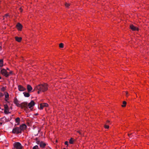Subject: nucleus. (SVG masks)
Segmentation results:
<instances>
[{"mask_svg":"<svg viewBox=\"0 0 149 149\" xmlns=\"http://www.w3.org/2000/svg\"><path fill=\"white\" fill-rule=\"evenodd\" d=\"M7 70H9V69L8 68H7Z\"/></svg>","mask_w":149,"mask_h":149,"instance_id":"4c0bfd02","label":"nucleus"},{"mask_svg":"<svg viewBox=\"0 0 149 149\" xmlns=\"http://www.w3.org/2000/svg\"><path fill=\"white\" fill-rule=\"evenodd\" d=\"M14 103L18 107H20V104L19 103V101L16 98L14 99Z\"/></svg>","mask_w":149,"mask_h":149,"instance_id":"1a4fd4ad","label":"nucleus"},{"mask_svg":"<svg viewBox=\"0 0 149 149\" xmlns=\"http://www.w3.org/2000/svg\"><path fill=\"white\" fill-rule=\"evenodd\" d=\"M4 109H9L8 106L7 104H4Z\"/></svg>","mask_w":149,"mask_h":149,"instance_id":"b1692460","label":"nucleus"},{"mask_svg":"<svg viewBox=\"0 0 149 149\" xmlns=\"http://www.w3.org/2000/svg\"><path fill=\"white\" fill-rule=\"evenodd\" d=\"M65 145H68V142L67 141H66L65 143Z\"/></svg>","mask_w":149,"mask_h":149,"instance_id":"473e14b6","label":"nucleus"},{"mask_svg":"<svg viewBox=\"0 0 149 149\" xmlns=\"http://www.w3.org/2000/svg\"><path fill=\"white\" fill-rule=\"evenodd\" d=\"M1 73L6 77H8L9 76L6 70L4 69H2L1 71Z\"/></svg>","mask_w":149,"mask_h":149,"instance_id":"7ed1b4c3","label":"nucleus"},{"mask_svg":"<svg viewBox=\"0 0 149 149\" xmlns=\"http://www.w3.org/2000/svg\"><path fill=\"white\" fill-rule=\"evenodd\" d=\"M18 90L20 91H24L26 90V88L24 87L23 86L21 85H19L18 86Z\"/></svg>","mask_w":149,"mask_h":149,"instance_id":"0eeeda50","label":"nucleus"},{"mask_svg":"<svg viewBox=\"0 0 149 149\" xmlns=\"http://www.w3.org/2000/svg\"><path fill=\"white\" fill-rule=\"evenodd\" d=\"M3 65V61L2 59H0V68L2 67Z\"/></svg>","mask_w":149,"mask_h":149,"instance_id":"f3484780","label":"nucleus"},{"mask_svg":"<svg viewBox=\"0 0 149 149\" xmlns=\"http://www.w3.org/2000/svg\"><path fill=\"white\" fill-rule=\"evenodd\" d=\"M35 105V102L33 100H32L31 102L29 103L28 105H27V106L29 108H31L33 106Z\"/></svg>","mask_w":149,"mask_h":149,"instance_id":"6e6552de","label":"nucleus"},{"mask_svg":"<svg viewBox=\"0 0 149 149\" xmlns=\"http://www.w3.org/2000/svg\"><path fill=\"white\" fill-rule=\"evenodd\" d=\"M12 72H13L12 71H10V72L9 73V74H12Z\"/></svg>","mask_w":149,"mask_h":149,"instance_id":"f704fd0d","label":"nucleus"},{"mask_svg":"<svg viewBox=\"0 0 149 149\" xmlns=\"http://www.w3.org/2000/svg\"><path fill=\"white\" fill-rule=\"evenodd\" d=\"M12 133L14 134H18L21 133L20 129L19 127H14Z\"/></svg>","mask_w":149,"mask_h":149,"instance_id":"f03ea898","label":"nucleus"},{"mask_svg":"<svg viewBox=\"0 0 149 149\" xmlns=\"http://www.w3.org/2000/svg\"><path fill=\"white\" fill-rule=\"evenodd\" d=\"M23 93L25 97H29L30 96V94L28 93L24 92Z\"/></svg>","mask_w":149,"mask_h":149,"instance_id":"6ab92c4d","label":"nucleus"},{"mask_svg":"<svg viewBox=\"0 0 149 149\" xmlns=\"http://www.w3.org/2000/svg\"><path fill=\"white\" fill-rule=\"evenodd\" d=\"M110 123V121L109 120H107L106 122V124H107L108 123Z\"/></svg>","mask_w":149,"mask_h":149,"instance_id":"72a5a7b5","label":"nucleus"},{"mask_svg":"<svg viewBox=\"0 0 149 149\" xmlns=\"http://www.w3.org/2000/svg\"><path fill=\"white\" fill-rule=\"evenodd\" d=\"M1 77L0 76V79H1Z\"/></svg>","mask_w":149,"mask_h":149,"instance_id":"58836bf2","label":"nucleus"},{"mask_svg":"<svg viewBox=\"0 0 149 149\" xmlns=\"http://www.w3.org/2000/svg\"><path fill=\"white\" fill-rule=\"evenodd\" d=\"M65 5L66 7L68 8L69 6H70V4L65 3Z\"/></svg>","mask_w":149,"mask_h":149,"instance_id":"4be33fe9","label":"nucleus"},{"mask_svg":"<svg viewBox=\"0 0 149 149\" xmlns=\"http://www.w3.org/2000/svg\"><path fill=\"white\" fill-rule=\"evenodd\" d=\"M59 46L60 48H62L63 47V44L61 43L59 44Z\"/></svg>","mask_w":149,"mask_h":149,"instance_id":"393cba45","label":"nucleus"},{"mask_svg":"<svg viewBox=\"0 0 149 149\" xmlns=\"http://www.w3.org/2000/svg\"><path fill=\"white\" fill-rule=\"evenodd\" d=\"M77 132H78V133H79V134H81V132H80V131H78Z\"/></svg>","mask_w":149,"mask_h":149,"instance_id":"c9c22d12","label":"nucleus"},{"mask_svg":"<svg viewBox=\"0 0 149 149\" xmlns=\"http://www.w3.org/2000/svg\"><path fill=\"white\" fill-rule=\"evenodd\" d=\"M48 88V85L46 83H44L43 84H39L36 86L34 90H38L37 93L39 94L40 92H44L47 91Z\"/></svg>","mask_w":149,"mask_h":149,"instance_id":"f257e3e1","label":"nucleus"},{"mask_svg":"<svg viewBox=\"0 0 149 149\" xmlns=\"http://www.w3.org/2000/svg\"><path fill=\"white\" fill-rule=\"evenodd\" d=\"M19 128L20 129V130L21 132H22L25 130L26 128V126L24 124H23L20 126Z\"/></svg>","mask_w":149,"mask_h":149,"instance_id":"39448f33","label":"nucleus"},{"mask_svg":"<svg viewBox=\"0 0 149 149\" xmlns=\"http://www.w3.org/2000/svg\"><path fill=\"white\" fill-rule=\"evenodd\" d=\"M104 127L106 129H108L109 127V126L108 125L106 124L104 126Z\"/></svg>","mask_w":149,"mask_h":149,"instance_id":"bb28decb","label":"nucleus"},{"mask_svg":"<svg viewBox=\"0 0 149 149\" xmlns=\"http://www.w3.org/2000/svg\"><path fill=\"white\" fill-rule=\"evenodd\" d=\"M48 106V104L47 103H43L41 104L40 105V109H42L44 107H47Z\"/></svg>","mask_w":149,"mask_h":149,"instance_id":"9d476101","label":"nucleus"},{"mask_svg":"<svg viewBox=\"0 0 149 149\" xmlns=\"http://www.w3.org/2000/svg\"><path fill=\"white\" fill-rule=\"evenodd\" d=\"M9 16V14H7L5 15L4 16V17L6 18H7Z\"/></svg>","mask_w":149,"mask_h":149,"instance_id":"7c9ffc66","label":"nucleus"},{"mask_svg":"<svg viewBox=\"0 0 149 149\" xmlns=\"http://www.w3.org/2000/svg\"><path fill=\"white\" fill-rule=\"evenodd\" d=\"M15 121L16 123H17V125H19V123L20 119L19 117L15 119Z\"/></svg>","mask_w":149,"mask_h":149,"instance_id":"a211bd4d","label":"nucleus"},{"mask_svg":"<svg viewBox=\"0 0 149 149\" xmlns=\"http://www.w3.org/2000/svg\"><path fill=\"white\" fill-rule=\"evenodd\" d=\"M74 140L72 138H71L69 141V143L71 144H73L74 143Z\"/></svg>","mask_w":149,"mask_h":149,"instance_id":"aec40b11","label":"nucleus"},{"mask_svg":"<svg viewBox=\"0 0 149 149\" xmlns=\"http://www.w3.org/2000/svg\"><path fill=\"white\" fill-rule=\"evenodd\" d=\"M123 104L122 105V106L123 107H125L126 104V102L125 101H124L123 102Z\"/></svg>","mask_w":149,"mask_h":149,"instance_id":"5701e85b","label":"nucleus"},{"mask_svg":"<svg viewBox=\"0 0 149 149\" xmlns=\"http://www.w3.org/2000/svg\"><path fill=\"white\" fill-rule=\"evenodd\" d=\"M6 90V88L4 87H3L1 88V90L2 91L4 92Z\"/></svg>","mask_w":149,"mask_h":149,"instance_id":"a878e982","label":"nucleus"},{"mask_svg":"<svg viewBox=\"0 0 149 149\" xmlns=\"http://www.w3.org/2000/svg\"><path fill=\"white\" fill-rule=\"evenodd\" d=\"M41 141H36V143L38 145H39V143Z\"/></svg>","mask_w":149,"mask_h":149,"instance_id":"2f4dec72","label":"nucleus"},{"mask_svg":"<svg viewBox=\"0 0 149 149\" xmlns=\"http://www.w3.org/2000/svg\"><path fill=\"white\" fill-rule=\"evenodd\" d=\"M4 95L5 96V100L7 101L9 100V95L8 93L5 92L4 93Z\"/></svg>","mask_w":149,"mask_h":149,"instance_id":"f8f14e48","label":"nucleus"},{"mask_svg":"<svg viewBox=\"0 0 149 149\" xmlns=\"http://www.w3.org/2000/svg\"><path fill=\"white\" fill-rule=\"evenodd\" d=\"M132 133H129L128 134V136H129L130 137H132Z\"/></svg>","mask_w":149,"mask_h":149,"instance_id":"c756f323","label":"nucleus"},{"mask_svg":"<svg viewBox=\"0 0 149 149\" xmlns=\"http://www.w3.org/2000/svg\"><path fill=\"white\" fill-rule=\"evenodd\" d=\"M20 107L22 109L24 108H27V103L26 102H25L20 104Z\"/></svg>","mask_w":149,"mask_h":149,"instance_id":"423d86ee","label":"nucleus"},{"mask_svg":"<svg viewBox=\"0 0 149 149\" xmlns=\"http://www.w3.org/2000/svg\"><path fill=\"white\" fill-rule=\"evenodd\" d=\"M0 123V124H1V125L2 124V123Z\"/></svg>","mask_w":149,"mask_h":149,"instance_id":"ea45409f","label":"nucleus"},{"mask_svg":"<svg viewBox=\"0 0 149 149\" xmlns=\"http://www.w3.org/2000/svg\"><path fill=\"white\" fill-rule=\"evenodd\" d=\"M4 112L6 114H8L10 113L9 112V109H4Z\"/></svg>","mask_w":149,"mask_h":149,"instance_id":"412c9836","label":"nucleus"},{"mask_svg":"<svg viewBox=\"0 0 149 149\" xmlns=\"http://www.w3.org/2000/svg\"><path fill=\"white\" fill-rule=\"evenodd\" d=\"M130 29H132V30L138 31V30H139L138 29L137 27L134 26L133 25H130Z\"/></svg>","mask_w":149,"mask_h":149,"instance_id":"4468645a","label":"nucleus"},{"mask_svg":"<svg viewBox=\"0 0 149 149\" xmlns=\"http://www.w3.org/2000/svg\"><path fill=\"white\" fill-rule=\"evenodd\" d=\"M33 149H38V146L36 145L34 146Z\"/></svg>","mask_w":149,"mask_h":149,"instance_id":"cd10ccee","label":"nucleus"},{"mask_svg":"<svg viewBox=\"0 0 149 149\" xmlns=\"http://www.w3.org/2000/svg\"><path fill=\"white\" fill-rule=\"evenodd\" d=\"M15 40L18 42H20L22 40V38L21 37H15Z\"/></svg>","mask_w":149,"mask_h":149,"instance_id":"dca6fc26","label":"nucleus"},{"mask_svg":"<svg viewBox=\"0 0 149 149\" xmlns=\"http://www.w3.org/2000/svg\"><path fill=\"white\" fill-rule=\"evenodd\" d=\"M46 145V144L43 141H41L39 143V146L41 148H44Z\"/></svg>","mask_w":149,"mask_h":149,"instance_id":"9b49d317","label":"nucleus"},{"mask_svg":"<svg viewBox=\"0 0 149 149\" xmlns=\"http://www.w3.org/2000/svg\"><path fill=\"white\" fill-rule=\"evenodd\" d=\"M27 89L29 92H31L32 90V88L29 85H27Z\"/></svg>","mask_w":149,"mask_h":149,"instance_id":"2eb2a0df","label":"nucleus"},{"mask_svg":"<svg viewBox=\"0 0 149 149\" xmlns=\"http://www.w3.org/2000/svg\"><path fill=\"white\" fill-rule=\"evenodd\" d=\"M4 95L2 93L0 92V97H2Z\"/></svg>","mask_w":149,"mask_h":149,"instance_id":"c85d7f7f","label":"nucleus"},{"mask_svg":"<svg viewBox=\"0 0 149 149\" xmlns=\"http://www.w3.org/2000/svg\"><path fill=\"white\" fill-rule=\"evenodd\" d=\"M14 146L17 149H21L22 148L21 145L19 142H16L14 143Z\"/></svg>","mask_w":149,"mask_h":149,"instance_id":"20e7f679","label":"nucleus"},{"mask_svg":"<svg viewBox=\"0 0 149 149\" xmlns=\"http://www.w3.org/2000/svg\"><path fill=\"white\" fill-rule=\"evenodd\" d=\"M126 93V96H127V92H125Z\"/></svg>","mask_w":149,"mask_h":149,"instance_id":"e433bc0d","label":"nucleus"},{"mask_svg":"<svg viewBox=\"0 0 149 149\" xmlns=\"http://www.w3.org/2000/svg\"><path fill=\"white\" fill-rule=\"evenodd\" d=\"M16 27L18 30L20 31L22 28V25L19 23H17L16 25Z\"/></svg>","mask_w":149,"mask_h":149,"instance_id":"ddd939ff","label":"nucleus"}]
</instances>
